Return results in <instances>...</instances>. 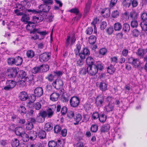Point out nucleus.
Returning a JSON list of instances; mask_svg holds the SVG:
<instances>
[{"label": "nucleus", "mask_w": 147, "mask_h": 147, "mask_svg": "<svg viewBox=\"0 0 147 147\" xmlns=\"http://www.w3.org/2000/svg\"><path fill=\"white\" fill-rule=\"evenodd\" d=\"M16 84V82L13 80H7L5 83L6 85L3 89L6 91L10 90L15 86Z\"/></svg>", "instance_id": "1"}, {"label": "nucleus", "mask_w": 147, "mask_h": 147, "mask_svg": "<svg viewBox=\"0 0 147 147\" xmlns=\"http://www.w3.org/2000/svg\"><path fill=\"white\" fill-rule=\"evenodd\" d=\"M76 40L74 36L73 35H68L66 37L65 42V46L68 47L69 45H73Z\"/></svg>", "instance_id": "2"}, {"label": "nucleus", "mask_w": 147, "mask_h": 147, "mask_svg": "<svg viewBox=\"0 0 147 147\" xmlns=\"http://www.w3.org/2000/svg\"><path fill=\"white\" fill-rule=\"evenodd\" d=\"M87 69L88 73L90 76H94L98 72L97 67L96 65L89 66Z\"/></svg>", "instance_id": "3"}, {"label": "nucleus", "mask_w": 147, "mask_h": 147, "mask_svg": "<svg viewBox=\"0 0 147 147\" xmlns=\"http://www.w3.org/2000/svg\"><path fill=\"white\" fill-rule=\"evenodd\" d=\"M51 57V53L45 52L40 55L39 56V61L42 62H45L48 61Z\"/></svg>", "instance_id": "4"}, {"label": "nucleus", "mask_w": 147, "mask_h": 147, "mask_svg": "<svg viewBox=\"0 0 147 147\" xmlns=\"http://www.w3.org/2000/svg\"><path fill=\"white\" fill-rule=\"evenodd\" d=\"M44 18H46L44 14L41 13L40 15L34 16L32 17L33 23H38L42 21Z\"/></svg>", "instance_id": "5"}, {"label": "nucleus", "mask_w": 147, "mask_h": 147, "mask_svg": "<svg viewBox=\"0 0 147 147\" xmlns=\"http://www.w3.org/2000/svg\"><path fill=\"white\" fill-rule=\"evenodd\" d=\"M80 102V100L78 97L73 96L70 100V104L72 107H75L79 105Z\"/></svg>", "instance_id": "6"}, {"label": "nucleus", "mask_w": 147, "mask_h": 147, "mask_svg": "<svg viewBox=\"0 0 147 147\" xmlns=\"http://www.w3.org/2000/svg\"><path fill=\"white\" fill-rule=\"evenodd\" d=\"M129 63L131 64L135 67H137L140 64V62L137 59H135L133 57H129L128 58Z\"/></svg>", "instance_id": "7"}, {"label": "nucleus", "mask_w": 147, "mask_h": 147, "mask_svg": "<svg viewBox=\"0 0 147 147\" xmlns=\"http://www.w3.org/2000/svg\"><path fill=\"white\" fill-rule=\"evenodd\" d=\"M6 72L9 77H14L18 73L16 69L14 68H10L7 69Z\"/></svg>", "instance_id": "8"}, {"label": "nucleus", "mask_w": 147, "mask_h": 147, "mask_svg": "<svg viewBox=\"0 0 147 147\" xmlns=\"http://www.w3.org/2000/svg\"><path fill=\"white\" fill-rule=\"evenodd\" d=\"M53 85L56 89H59L62 87L63 83L61 79H56L53 83Z\"/></svg>", "instance_id": "9"}, {"label": "nucleus", "mask_w": 147, "mask_h": 147, "mask_svg": "<svg viewBox=\"0 0 147 147\" xmlns=\"http://www.w3.org/2000/svg\"><path fill=\"white\" fill-rule=\"evenodd\" d=\"M46 113L45 112L41 111L39 113V115L37 116L36 121L38 122L42 123L43 122L46 117Z\"/></svg>", "instance_id": "10"}, {"label": "nucleus", "mask_w": 147, "mask_h": 147, "mask_svg": "<svg viewBox=\"0 0 147 147\" xmlns=\"http://www.w3.org/2000/svg\"><path fill=\"white\" fill-rule=\"evenodd\" d=\"M39 10V13L40 12H48L50 9V6L46 4H41L38 7Z\"/></svg>", "instance_id": "11"}, {"label": "nucleus", "mask_w": 147, "mask_h": 147, "mask_svg": "<svg viewBox=\"0 0 147 147\" xmlns=\"http://www.w3.org/2000/svg\"><path fill=\"white\" fill-rule=\"evenodd\" d=\"M104 98L101 96H97L96 99L95 103L97 106H101L103 103Z\"/></svg>", "instance_id": "12"}, {"label": "nucleus", "mask_w": 147, "mask_h": 147, "mask_svg": "<svg viewBox=\"0 0 147 147\" xmlns=\"http://www.w3.org/2000/svg\"><path fill=\"white\" fill-rule=\"evenodd\" d=\"M42 111L46 113V117H47L48 118H50L53 115L55 112V110L53 109L49 108L46 111Z\"/></svg>", "instance_id": "13"}, {"label": "nucleus", "mask_w": 147, "mask_h": 147, "mask_svg": "<svg viewBox=\"0 0 147 147\" xmlns=\"http://www.w3.org/2000/svg\"><path fill=\"white\" fill-rule=\"evenodd\" d=\"M34 92L36 97H38L41 96L42 95L43 92L42 88L40 87L36 88L34 90Z\"/></svg>", "instance_id": "14"}, {"label": "nucleus", "mask_w": 147, "mask_h": 147, "mask_svg": "<svg viewBox=\"0 0 147 147\" xmlns=\"http://www.w3.org/2000/svg\"><path fill=\"white\" fill-rule=\"evenodd\" d=\"M27 133L28 134L30 139L31 140H35L37 137L36 132L34 131H29Z\"/></svg>", "instance_id": "15"}, {"label": "nucleus", "mask_w": 147, "mask_h": 147, "mask_svg": "<svg viewBox=\"0 0 147 147\" xmlns=\"http://www.w3.org/2000/svg\"><path fill=\"white\" fill-rule=\"evenodd\" d=\"M19 98L21 100L25 101L28 98V96L26 92L23 91L20 93Z\"/></svg>", "instance_id": "16"}, {"label": "nucleus", "mask_w": 147, "mask_h": 147, "mask_svg": "<svg viewBox=\"0 0 147 147\" xmlns=\"http://www.w3.org/2000/svg\"><path fill=\"white\" fill-rule=\"evenodd\" d=\"M91 3L92 0H88L87 2L86 3L84 10V15H86L89 12Z\"/></svg>", "instance_id": "17"}, {"label": "nucleus", "mask_w": 147, "mask_h": 147, "mask_svg": "<svg viewBox=\"0 0 147 147\" xmlns=\"http://www.w3.org/2000/svg\"><path fill=\"white\" fill-rule=\"evenodd\" d=\"M101 13L103 16L105 18H107L110 15V10L108 8L104 9L102 10Z\"/></svg>", "instance_id": "18"}, {"label": "nucleus", "mask_w": 147, "mask_h": 147, "mask_svg": "<svg viewBox=\"0 0 147 147\" xmlns=\"http://www.w3.org/2000/svg\"><path fill=\"white\" fill-rule=\"evenodd\" d=\"M60 94L56 92L52 93L50 96V99L53 101H57L59 97Z\"/></svg>", "instance_id": "19"}, {"label": "nucleus", "mask_w": 147, "mask_h": 147, "mask_svg": "<svg viewBox=\"0 0 147 147\" xmlns=\"http://www.w3.org/2000/svg\"><path fill=\"white\" fill-rule=\"evenodd\" d=\"M114 108V106L111 103L105 106L104 107V110L107 112H110L112 111Z\"/></svg>", "instance_id": "20"}, {"label": "nucleus", "mask_w": 147, "mask_h": 147, "mask_svg": "<svg viewBox=\"0 0 147 147\" xmlns=\"http://www.w3.org/2000/svg\"><path fill=\"white\" fill-rule=\"evenodd\" d=\"M98 87L102 91H105L107 90V84L104 82H100L98 84Z\"/></svg>", "instance_id": "21"}, {"label": "nucleus", "mask_w": 147, "mask_h": 147, "mask_svg": "<svg viewBox=\"0 0 147 147\" xmlns=\"http://www.w3.org/2000/svg\"><path fill=\"white\" fill-rule=\"evenodd\" d=\"M46 135V134L45 131L40 129L39 131L38 132V135L40 139H43L45 138Z\"/></svg>", "instance_id": "22"}, {"label": "nucleus", "mask_w": 147, "mask_h": 147, "mask_svg": "<svg viewBox=\"0 0 147 147\" xmlns=\"http://www.w3.org/2000/svg\"><path fill=\"white\" fill-rule=\"evenodd\" d=\"M15 133L17 135L21 136L22 134L24 133V129L21 127H17L15 129Z\"/></svg>", "instance_id": "23"}, {"label": "nucleus", "mask_w": 147, "mask_h": 147, "mask_svg": "<svg viewBox=\"0 0 147 147\" xmlns=\"http://www.w3.org/2000/svg\"><path fill=\"white\" fill-rule=\"evenodd\" d=\"M14 64L16 65H20L22 62V59L21 57L18 56L14 58Z\"/></svg>", "instance_id": "24"}, {"label": "nucleus", "mask_w": 147, "mask_h": 147, "mask_svg": "<svg viewBox=\"0 0 147 147\" xmlns=\"http://www.w3.org/2000/svg\"><path fill=\"white\" fill-rule=\"evenodd\" d=\"M41 72H46L49 69V67L48 65L44 64L40 66Z\"/></svg>", "instance_id": "25"}, {"label": "nucleus", "mask_w": 147, "mask_h": 147, "mask_svg": "<svg viewBox=\"0 0 147 147\" xmlns=\"http://www.w3.org/2000/svg\"><path fill=\"white\" fill-rule=\"evenodd\" d=\"M110 128V125L108 124H106L103 125L101 127V131L102 132L108 131Z\"/></svg>", "instance_id": "26"}, {"label": "nucleus", "mask_w": 147, "mask_h": 147, "mask_svg": "<svg viewBox=\"0 0 147 147\" xmlns=\"http://www.w3.org/2000/svg\"><path fill=\"white\" fill-rule=\"evenodd\" d=\"M131 0H123L122 4L123 6L126 8H129L131 4Z\"/></svg>", "instance_id": "27"}, {"label": "nucleus", "mask_w": 147, "mask_h": 147, "mask_svg": "<svg viewBox=\"0 0 147 147\" xmlns=\"http://www.w3.org/2000/svg\"><path fill=\"white\" fill-rule=\"evenodd\" d=\"M82 118V117L81 115L80 114H77L74 117V119L76 121V122L74 123V124L75 125L78 124L79 122L81 120Z\"/></svg>", "instance_id": "28"}, {"label": "nucleus", "mask_w": 147, "mask_h": 147, "mask_svg": "<svg viewBox=\"0 0 147 147\" xmlns=\"http://www.w3.org/2000/svg\"><path fill=\"white\" fill-rule=\"evenodd\" d=\"M28 134L25 133L24 132L21 136V137L22 138V139L24 142H27L29 140V138Z\"/></svg>", "instance_id": "29"}, {"label": "nucleus", "mask_w": 147, "mask_h": 147, "mask_svg": "<svg viewBox=\"0 0 147 147\" xmlns=\"http://www.w3.org/2000/svg\"><path fill=\"white\" fill-rule=\"evenodd\" d=\"M86 62L89 66L94 65V60L91 57H88L86 59Z\"/></svg>", "instance_id": "30"}, {"label": "nucleus", "mask_w": 147, "mask_h": 147, "mask_svg": "<svg viewBox=\"0 0 147 147\" xmlns=\"http://www.w3.org/2000/svg\"><path fill=\"white\" fill-rule=\"evenodd\" d=\"M53 125L50 123H47L45 125V129L47 131H49L52 129Z\"/></svg>", "instance_id": "31"}, {"label": "nucleus", "mask_w": 147, "mask_h": 147, "mask_svg": "<svg viewBox=\"0 0 147 147\" xmlns=\"http://www.w3.org/2000/svg\"><path fill=\"white\" fill-rule=\"evenodd\" d=\"M107 70L108 73L113 74L115 71V68L113 65H111L107 67Z\"/></svg>", "instance_id": "32"}, {"label": "nucleus", "mask_w": 147, "mask_h": 147, "mask_svg": "<svg viewBox=\"0 0 147 147\" xmlns=\"http://www.w3.org/2000/svg\"><path fill=\"white\" fill-rule=\"evenodd\" d=\"M98 118L100 121L101 122L103 123L105 122L106 120V116L104 114H99Z\"/></svg>", "instance_id": "33"}, {"label": "nucleus", "mask_w": 147, "mask_h": 147, "mask_svg": "<svg viewBox=\"0 0 147 147\" xmlns=\"http://www.w3.org/2000/svg\"><path fill=\"white\" fill-rule=\"evenodd\" d=\"M26 54L27 57L30 58H32L35 55L34 51L31 50L27 51Z\"/></svg>", "instance_id": "34"}, {"label": "nucleus", "mask_w": 147, "mask_h": 147, "mask_svg": "<svg viewBox=\"0 0 147 147\" xmlns=\"http://www.w3.org/2000/svg\"><path fill=\"white\" fill-rule=\"evenodd\" d=\"M96 38L94 35L90 36L88 39L89 42L91 44H94L96 41Z\"/></svg>", "instance_id": "35"}, {"label": "nucleus", "mask_w": 147, "mask_h": 147, "mask_svg": "<svg viewBox=\"0 0 147 147\" xmlns=\"http://www.w3.org/2000/svg\"><path fill=\"white\" fill-rule=\"evenodd\" d=\"M138 14L135 11H131L130 13L129 16L133 20H136L137 18Z\"/></svg>", "instance_id": "36"}, {"label": "nucleus", "mask_w": 147, "mask_h": 147, "mask_svg": "<svg viewBox=\"0 0 147 147\" xmlns=\"http://www.w3.org/2000/svg\"><path fill=\"white\" fill-rule=\"evenodd\" d=\"M11 144L13 147H17L19 145V141L17 139L15 138L12 140Z\"/></svg>", "instance_id": "37"}, {"label": "nucleus", "mask_w": 147, "mask_h": 147, "mask_svg": "<svg viewBox=\"0 0 147 147\" xmlns=\"http://www.w3.org/2000/svg\"><path fill=\"white\" fill-rule=\"evenodd\" d=\"M114 28L115 30L119 31L122 28L121 24L119 22L116 23L114 24Z\"/></svg>", "instance_id": "38"}, {"label": "nucleus", "mask_w": 147, "mask_h": 147, "mask_svg": "<svg viewBox=\"0 0 147 147\" xmlns=\"http://www.w3.org/2000/svg\"><path fill=\"white\" fill-rule=\"evenodd\" d=\"M55 78V76L53 73L49 74L45 78L49 82H52L54 80Z\"/></svg>", "instance_id": "39"}, {"label": "nucleus", "mask_w": 147, "mask_h": 147, "mask_svg": "<svg viewBox=\"0 0 147 147\" xmlns=\"http://www.w3.org/2000/svg\"><path fill=\"white\" fill-rule=\"evenodd\" d=\"M22 6L25 8L29 7L30 6V4L29 2V1H27L24 0L22 1L21 2Z\"/></svg>", "instance_id": "40"}, {"label": "nucleus", "mask_w": 147, "mask_h": 147, "mask_svg": "<svg viewBox=\"0 0 147 147\" xmlns=\"http://www.w3.org/2000/svg\"><path fill=\"white\" fill-rule=\"evenodd\" d=\"M24 11L25 13H27V12H29L33 14H37L39 13V11H37L36 9H24Z\"/></svg>", "instance_id": "41"}, {"label": "nucleus", "mask_w": 147, "mask_h": 147, "mask_svg": "<svg viewBox=\"0 0 147 147\" xmlns=\"http://www.w3.org/2000/svg\"><path fill=\"white\" fill-rule=\"evenodd\" d=\"M130 30V26L129 24L125 23L123 24V30L125 32H128Z\"/></svg>", "instance_id": "42"}, {"label": "nucleus", "mask_w": 147, "mask_h": 147, "mask_svg": "<svg viewBox=\"0 0 147 147\" xmlns=\"http://www.w3.org/2000/svg\"><path fill=\"white\" fill-rule=\"evenodd\" d=\"M32 22H28V24L26 27V29L28 30H32L35 27V25L33 24Z\"/></svg>", "instance_id": "43"}, {"label": "nucleus", "mask_w": 147, "mask_h": 147, "mask_svg": "<svg viewBox=\"0 0 147 147\" xmlns=\"http://www.w3.org/2000/svg\"><path fill=\"white\" fill-rule=\"evenodd\" d=\"M140 26L142 30L144 31H147V23L142 22L140 24Z\"/></svg>", "instance_id": "44"}, {"label": "nucleus", "mask_w": 147, "mask_h": 147, "mask_svg": "<svg viewBox=\"0 0 147 147\" xmlns=\"http://www.w3.org/2000/svg\"><path fill=\"white\" fill-rule=\"evenodd\" d=\"M81 49V45L80 43L77 44L76 45V48L74 50L75 53L76 55H78Z\"/></svg>", "instance_id": "45"}, {"label": "nucleus", "mask_w": 147, "mask_h": 147, "mask_svg": "<svg viewBox=\"0 0 147 147\" xmlns=\"http://www.w3.org/2000/svg\"><path fill=\"white\" fill-rule=\"evenodd\" d=\"M107 52V50L105 48L100 49L99 51V53L100 56H103L105 55Z\"/></svg>", "instance_id": "46"}, {"label": "nucleus", "mask_w": 147, "mask_h": 147, "mask_svg": "<svg viewBox=\"0 0 147 147\" xmlns=\"http://www.w3.org/2000/svg\"><path fill=\"white\" fill-rule=\"evenodd\" d=\"M40 72V66L36 67L33 68L32 70V72L34 74H36Z\"/></svg>", "instance_id": "47"}, {"label": "nucleus", "mask_w": 147, "mask_h": 147, "mask_svg": "<svg viewBox=\"0 0 147 147\" xmlns=\"http://www.w3.org/2000/svg\"><path fill=\"white\" fill-rule=\"evenodd\" d=\"M136 54L138 56L142 57L144 54V50L143 49H139L137 51Z\"/></svg>", "instance_id": "48"}, {"label": "nucleus", "mask_w": 147, "mask_h": 147, "mask_svg": "<svg viewBox=\"0 0 147 147\" xmlns=\"http://www.w3.org/2000/svg\"><path fill=\"white\" fill-rule=\"evenodd\" d=\"M29 17L26 14L24 15L21 19V20L24 22H27L29 20Z\"/></svg>", "instance_id": "49"}, {"label": "nucleus", "mask_w": 147, "mask_h": 147, "mask_svg": "<svg viewBox=\"0 0 147 147\" xmlns=\"http://www.w3.org/2000/svg\"><path fill=\"white\" fill-rule=\"evenodd\" d=\"M41 107V105L40 103L38 102H36L34 104L33 107L36 110H39Z\"/></svg>", "instance_id": "50"}, {"label": "nucleus", "mask_w": 147, "mask_h": 147, "mask_svg": "<svg viewBox=\"0 0 147 147\" xmlns=\"http://www.w3.org/2000/svg\"><path fill=\"white\" fill-rule=\"evenodd\" d=\"M140 17L142 22H144L147 20V13H143L141 14Z\"/></svg>", "instance_id": "51"}, {"label": "nucleus", "mask_w": 147, "mask_h": 147, "mask_svg": "<svg viewBox=\"0 0 147 147\" xmlns=\"http://www.w3.org/2000/svg\"><path fill=\"white\" fill-rule=\"evenodd\" d=\"M18 111L19 112L23 114L26 113V110L25 107L23 106H20L19 109Z\"/></svg>", "instance_id": "52"}, {"label": "nucleus", "mask_w": 147, "mask_h": 147, "mask_svg": "<svg viewBox=\"0 0 147 147\" xmlns=\"http://www.w3.org/2000/svg\"><path fill=\"white\" fill-rule=\"evenodd\" d=\"M24 78L25 81L26 82H29V81H32L34 79V76L32 75H30L28 76H26V77Z\"/></svg>", "instance_id": "53"}, {"label": "nucleus", "mask_w": 147, "mask_h": 147, "mask_svg": "<svg viewBox=\"0 0 147 147\" xmlns=\"http://www.w3.org/2000/svg\"><path fill=\"white\" fill-rule=\"evenodd\" d=\"M36 32L39 34L41 36V39H43L44 38L45 36L47 34V32L46 31H36Z\"/></svg>", "instance_id": "54"}, {"label": "nucleus", "mask_w": 147, "mask_h": 147, "mask_svg": "<svg viewBox=\"0 0 147 147\" xmlns=\"http://www.w3.org/2000/svg\"><path fill=\"white\" fill-rule=\"evenodd\" d=\"M138 25V21L136 20H134L131 22V26L133 28H136Z\"/></svg>", "instance_id": "55"}, {"label": "nucleus", "mask_w": 147, "mask_h": 147, "mask_svg": "<svg viewBox=\"0 0 147 147\" xmlns=\"http://www.w3.org/2000/svg\"><path fill=\"white\" fill-rule=\"evenodd\" d=\"M110 60L111 63L115 65L118 62V59L115 56L111 57Z\"/></svg>", "instance_id": "56"}, {"label": "nucleus", "mask_w": 147, "mask_h": 147, "mask_svg": "<svg viewBox=\"0 0 147 147\" xmlns=\"http://www.w3.org/2000/svg\"><path fill=\"white\" fill-rule=\"evenodd\" d=\"M7 14L6 10L3 8H0V14L2 16H6Z\"/></svg>", "instance_id": "57"}, {"label": "nucleus", "mask_w": 147, "mask_h": 147, "mask_svg": "<svg viewBox=\"0 0 147 147\" xmlns=\"http://www.w3.org/2000/svg\"><path fill=\"white\" fill-rule=\"evenodd\" d=\"M48 145L49 147H55L57 145V143L54 141L52 140L49 142Z\"/></svg>", "instance_id": "58"}, {"label": "nucleus", "mask_w": 147, "mask_h": 147, "mask_svg": "<svg viewBox=\"0 0 147 147\" xmlns=\"http://www.w3.org/2000/svg\"><path fill=\"white\" fill-rule=\"evenodd\" d=\"M82 52L86 56L90 54V51L87 48H85L83 49Z\"/></svg>", "instance_id": "59"}, {"label": "nucleus", "mask_w": 147, "mask_h": 147, "mask_svg": "<svg viewBox=\"0 0 147 147\" xmlns=\"http://www.w3.org/2000/svg\"><path fill=\"white\" fill-rule=\"evenodd\" d=\"M61 129L60 126L58 125H55L54 128V131L55 133H58L59 132Z\"/></svg>", "instance_id": "60"}, {"label": "nucleus", "mask_w": 147, "mask_h": 147, "mask_svg": "<svg viewBox=\"0 0 147 147\" xmlns=\"http://www.w3.org/2000/svg\"><path fill=\"white\" fill-rule=\"evenodd\" d=\"M14 58H9L7 60V63L9 65L14 64Z\"/></svg>", "instance_id": "61"}, {"label": "nucleus", "mask_w": 147, "mask_h": 147, "mask_svg": "<svg viewBox=\"0 0 147 147\" xmlns=\"http://www.w3.org/2000/svg\"><path fill=\"white\" fill-rule=\"evenodd\" d=\"M98 129V127L97 125H92L91 128V131L94 132H96Z\"/></svg>", "instance_id": "62"}, {"label": "nucleus", "mask_w": 147, "mask_h": 147, "mask_svg": "<svg viewBox=\"0 0 147 147\" xmlns=\"http://www.w3.org/2000/svg\"><path fill=\"white\" fill-rule=\"evenodd\" d=\"M25 80L24 78H21V80L18 82V84L20 85V86H23L26 84Z\"/></svg>", "instance_id": "63"}, {"label": "nucleus", "mask_w": 147, "mask_h": 147, "mask_svg": "<svg viewBox=\"0 0 147 147\" xmlns=\"http://www.w3.org/2000/svg\"><path fill=\"white\" fill-rule=\"evenodd\" d=\"M15 13L18 16H21L24 13L22 10L16 9L14 11Z\"/></svg>", "instance_id": "64"}]
</instances>
